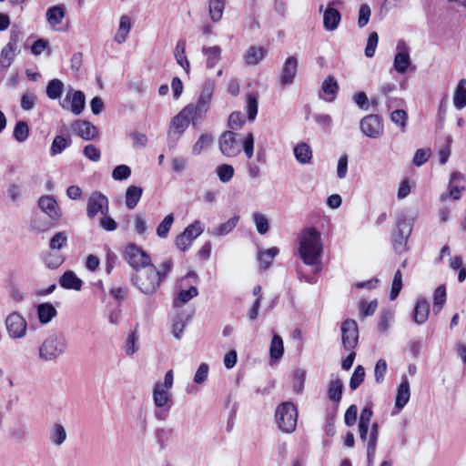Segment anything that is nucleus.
<instances>
[{
  "label": "nucleus",
  "mask_w": 466,
  "mask_h": 466,
  "mask_svg": "<svg viewBox=\"0 0 466 466\" xmlns=\"http://www.w3.org/2000/svg\"><path fill=\"white\" fill-rule=\"evenodd\" d=\"M321 91L329 97H323L324 100L331 102L335 99L339 91V85L333 76H329L321 85Z\"/></svg>",
  "instance_id": "26"
},
{
  "label": "nucleus",
  "mask_w": 466,
  "mask_h": 466,
  "mask_svg": "<svg viewBox=\"0 0 466 466\" xmlns=\"http://www.w3.org/2000/svg\"><path fill=\"white\" fill-rule=\"evenodd\" d=\"M239 216L232 217L228 221L215 228L212 231V234L218 237L228 235L229 232L233 230V228H236L239 221Z\"/></svg>",
  "instance_id": "38"
},
{
  "label": "nucleus",
  "mask_w": 466,
  "mask_h": 466,
  "mask_svg": "<svg viewBox=\"0 0 466 466\" xmlns=\"http://www.w3.org/2000/svg\"><path fill=\"white\" fill-rule=\"evenodd\" d=\"M65 8L62 5H54L47 9L46 11V21L47 23L55 27L56 25L61 24L63 18L65 17Z\"/></svg>",
  "instance_id": "31"
},
{
  "label": "nucleus",
  "mask_w": 466,
  "mask_h": 466,
  "mask_svg": "<svg viewBox=\"0 0 466 466\" xmlns=\"http://www.w3.org/2000/svg\"><path fill=\"white\" fill-rule=\"evenodd\" d=\"M445 143V146L442 147L438 152L439 162L441 165H444L451 156V146L452 143V138L451 136L446 137Z\"/></svg>",
  "instance_id": "61"
},
{
  "label": "nucleus",
  "mask_w": 466,
  "mask_h": 466,
  "mask_svg": "<svg viewBox=\"0 0 466 466\" xmlns=\"http://www.w3.org/2000/svg\"><path fill=\"white\" fill-rule=\"evenodd\" d=\"M174 430L172 428H159L156 431V439L161 450L173 441Z\"/></svg>",
  "instance_id": "33"
},
{
  "label": "nucleus",
  "mask_w": 466,
  "mask_h": 466,
  "mask_svg": "<svg viewBox=\"0 0 466 466\" xmlns=\"http://www.w3.org/2000/svg\"><path fill=\"white\" fill-rule=\"evenodd\" d=\"M18 41L19 33H12L8 43L1 50L0 66L3 68H8L14 61L16 55Z\"/></svg>",
  "instance_id": "14"
},
{
  "label": "nucleus",
  "mask_w": 466,
  "mask_h": 466,
  "mask_svg": "<svg viewBox=\"0 0 466 466\" xmlns=\"http://www.w3.org/2000/svg\"><path fill=\"white\" fill-rule=\"evenodd\" d=\"M131 29L130 19L127 15H122L120 17L119 28L115 36L116 42L122 44L127 40V35Z\"/></svg>",
  "instance_id": "37"
},
{
  "label": "nucleus",
  "mask_w": 466,
  "mask_h": 466,
  "mask_svg": "<svg viewBox=\"0 0 466 466\" xmlns=\"http://www.w3.org/2000/svg\"><path fill=\"white\" fill-rule=\"evenodd\" d=\"M379 42V35L376 32H371L369 35L367 46L365 48V56L369 58H371L374 56L376 47L378 46Z\"/></svg>",
  "instance_id": "58"
},
{
  "label": "nucleus",
  "mask_w": 466,
  "mask_h": 466,
  "mask_svg": "<svg viewBox=\"0 0 466 466\" xmlns=\"http://www.w3.org/2000/svg\"><path fill=\"white\" fill-rule=\"evenodd\" d=\"M293 151L296 160L302 165L309 164L312 159V150L307 143H299Z\"/></svg>",
  "instance_id": "27"
},
{
  "label": "nucleus",
  "mask_w": 466,
  "mask_h": 466,
  "mask_svg": "<svg viewBox=\"0 0 466 466\" xmlns=\"http://www.w3.org/2000/svg\"><path fill=\"white\" fill-rule=\"evenodd\" d=\"M258 97L254 94H248L247 96V112L250 121H254L258 115Z\"/></svg>",
  "instance_id": "52"
},
{
  "label": "nucleus",
  "mask_w": 466,
  "mask_h": 466,
  "mask_svg": "<svg viewBox=\"0 0 466 466\" xmlns=\"http://www.w3.org/2000/svg\"><path fill=\"white\" fill-rule=\"evenodd\" d=\"M401 288H402V274H401L400 270L398 269L395 272L392 285H391V289H390V300L396 299V298L399 296V294L401 290Z\"/></svg>",
  "instance_id": "54"
},
{
  "label": "nucleus",
  "mask_w": 466,
  "mask_h": 466,
  "mask_svg": "<svg viewBox=\"0 0 466 466\" xmlns=\"http://www.w3.org/2000/svg\"><path fill=\"white\" fill-rule=\"evenodd\" d=\"M84 156L93 162H96L101 157L100 150L94 145H87L83 150Z\"/></svg>",
  "instance_id": "63"
},
{
  "label": "nucleus",
  "mask_w": 466,
  "mask_h": 466,
  "mask_svg": "<svg viewBox=\"0 0 466 466\" xmlns=\"http://www.w3.org/2000/svg\"><path fill=\"white\" fill-rule=\"evenodd\" d=\"M143 194V188L137 186H129L126 191V205L133 209L138 204Z\"/></svg>",
  "instance_id": "29"
},
{
  "label": "nucleus",
  "mask_w": 466,
  "mask_h": 466,
  "mask_svg": "<svg viewBox=\"0 0 466 466\" xmlns=\"http://www.w3.org/2000/svg\"><path fill=\"white\" fill-rule=\"evenodd\" d=\"M275 420L281 431L293 432L296 430L298 420V410L295 404L285 401L278 405L275 411Z\"/></svg>",
  "instance_id": "5"
},
{
  "label": "nucleus",
  "mask_w": 466,
  "mask_h": 466,
  "mask_svg": "<svg viewBox=\"0 0 466 466\" xmlns=\"http://www.w3.org/2000/svg\"><path fill=\"white\" fill-rule=\"evenodd\" d=\"M410 398V383L406 376L402 377L401 382L398 387L395 397V407L401 410L409 402Z\"/></svg>",
  "instance_id": "21"
},
{
  "label": "nucleus",
  "mask_w": 466,
  "mask_h": 466,
  "mask_svg": "<svg viewBox=\"0 0 466 466\" xmlns=\"http://www.w3.org/2000/svg\"><path fill=\"white\" fill-rule=\"evenodd\" d=\"M186 52V40L180 39L177 41L175 48V58L179 66H181L187 72L189 69V62L185 55Z\"/></svg>",
  "instance_id": "35"
},
{
  "label": "nucleus",
  "mask_w": 466,
  "mask_h": 466,
  "mask_svg": "<svg viewBox=\"0 0 466 466\" xmlns=\"http://www.w3.org/2000/svg\"><path fill=\"white\" fill-rule=\"evenodd\" d=\"M253 220L256 225V228L260 235H264L268 231V220L265 215L255 213L253 215Z\"/></svg>",
  "instance_id": "55"
},
{
  "label": "nucleus",
  "mask_w": 466,
  "mask_h": 466,
  "mask_svg": "<svg viewBox=\"0 0 466 466\" xmlns=\"http://www.w3.org/2000/svg\"><path fill=\"white\" fill-rule=\"evenodd\" d=\"M279 249L276 247L270 248L266 250H259L258 258L260 268L263 269L268 268L271 265L273 259L279 254Z\"/></svg>",
  "instance_id": "34"
},
{
  "label": "nucleus",
  "mask_w": 466,
  "mask_h": 466,
  "mask_svg": "<svg viewBox=\"0 0 466 466\" xmlns=\"http://www.w3.org/2000/svg\"><path fill=\"white\" fill-rule=\"evenodd\" d=\"M174 373L170 370L166 372L164 382L157 381L153 389V401L157 409H164L166 412L169 410L172 405L169 390L173 387Z\"/></svg>",
  "instance_id": "6"
},
{
  "label": "nucleus",
  "mask_w": 466,
  "mask_h": 466,
  "mask_svg": "<svg viewBox=\"0 0 466 466\" xmlns=\"http://www.w3.org/2000/svg\"><path fill=\"white\" fill-rule=\"evenodd\" d=\"M198 295V290L196 287L191 286L188 289H182L177 294V299L174 300V307H179L188 302L193 298Z\"/></svg>",
  "instance_id": "42"
},
{
  "label": "nucleus",
  "mask_w": 466,
  "mask_h": 466,
  "mask_svg": "<svg viewBox=\"0 0 466 466\" xmlns=\"http://www.w3.org/2000/svg\"><path fill=\"white\" fill-rule=\"evenodd\" d=\"M245 123V116L240 112H233L228 117V126L232 129H238Z\"/></svg>",
  "instance_id": "64"
},
{
  "label": "nucleus",
  "mask_w": 466,
  "mask_h": 466,
  "mask_svg": "<svg viewBox=\"0 0 466 466\" xmlns=\"http://www.w3.org/2000/svg\"><path fill=\"white\" fill-rule=\"evenodd\" d=\"M298 70V59L292 56H289L281 70L280 84L282 86L291 85L294 81Z\"/></svg>",
  "instance_id": "18"
},
{
  "label": "nucleus",
  "mask_w": 466,
  "mask_h": 466,
  "mask_svg": "<svg viewBox=\"0 0 466 466\" xmlns=\"http://www.w3.org/2000/svg\"><path fill=\"white\" fill-rule=\"evenodd\" d=\"M453 104L457 109H462L466 106V79L459 81L454 91Z\"/></svg>",
  "instance_id": "30"
},
{
  "label": "nucleus",
  "mask_w": 466,
  "mask_h": 466,
  "mask_svg": "<svg viewBox=\"0 0 466 466\" xmlns=\"http://www.w3.org/2000/svg\"><path fill=\"white\" fill-rule=\"evenodd\" d=\"M226 0H209L208 11L210 18L213 22H218L221 20Z\"/></svg>",
  "instance_id": "36"
},
{
  "label": "nucleus",
  "mask_w": 466,
  "mask_h": 466,
  "mask_svg": "<svg viewBox=\"0 0 466 466\" xmlns=\"http://www.w3.org/2000/svg\"><path fill=\"white\" fill-rule=\"evenodd\" d=\"M214 88V82L207 81L197 104L187 105L172 119L168 131L170 137L177 136L176 138L178 139L190 123L197 128L201 125L209 108Z\"/></svg>",
  "instance_id": "1"
},
{
  "label": "nucleus",
  "mask_w": 466,
  "mask_h": 466,
  "mask_svg": "<svg viewBox=\"0 0 466 466\" xmlns=\"http://www.w3.org/2000/svg\"><path fill=\"white\" fill-rule=\"evenodd\" d=\"M412 231V224L405 215H400L398 218V226L392 233L391 242L394 250L402 254L408 250L407 243Z\"/></svg>",
  "instance_id": "7"
},
{
  "label": "nucleus",
  "mask_w": 466,
  "mask_h": 466,
  "mask_svg": "<svg viewBox=\"0 0 466 466\" xmlns=\"http://www.w3.org/2000/svg\"><path fill=\"white\" fill-rule=\"evenodd\" d=\"M430 313V304L426 300V299L421 298L418 299L414 310H413V320L418 325L424 324L428 318Z\"/></svg>",
  "instance_id": "22"
},
{
  "label": "nucleus",
  "mask_w": 466,
  "mask_h": 466,
  "mask_svg": "<svg viewBox=\"0 0 466 466\" xmlns=\"http://www.w3.org/2000/svg\"><path fill=\"white\" fill-rule=\"evenodd\" d=\"M234 167L228 164L219 165L216 169V173L222 183L229 182L234 176Z\"/></svg>",
  "instance_id": "47"
},
{
  "label": "nucleus",
  "mask_w": 466,
  "mask_h": 466,
  "mask_svg": "<svg viewBox=\"0 0 466 466\" xmlns=\"http://www.w3.org/2000/svg\"><path fill=\"white\" fill-rule=\"evenodd\" d=\"M5 326L9 336L13 339L23 338L27 329L25 319L17 312H13L7 316Z\"/></svg>",
  "instance_id": "13"
},
{
  "label": "nucleus",
  "mask_w": 466,
  "mask_h": 466,
  "mask_svg": "<svg viewBox=\"0 0 466 466\" xmlns=\"http://www.w3.org/2000/svg\"><path fill=\"white\" fill-rule=\"evenodd\" d=\"M57 314L56 308L49 302L41 303L37 306V316L42 324L49 323Z\"/></svg>",
  "instance_id": "25"
},
{
  "label": "nucleus",
  "mask_w": 466,
  "mask_h": 466,
  "mask_svg": "<svg viewBox=\"0 0 466 466\" xmlns=\"http://www.w3.org/2000/svg\"><path fill=\"white\" fill-rule=\"evenodd\" d=\"M334 4V2L329 3L327 9L323 11V26L327 31L337 29L341 20L340 13L332 6Z\"/></svg>",
  "instance_id": "20"
},
{
  "label": "nucleus",
  "mask_w": 466,
  "mask_h": 466,
  "mask_svg": "<svg viewBox=\"0 0 466 466\" xmlns=\"http://www.w3.org/2000/svg\"><path fill=\"white\" fill-rule=\"evenodd\" d=\"M67 340L62 332L50 334L39 347V358L45 361L54 360L64 354Z\"/></svg>",
  "instance_id": "4"
},
{
  "label": "nucleus",
  "mask_w": 466,
  "mask_h": 466,
  "mask_svg": "<svg viewBox=\"0 0 466 466\" xmlns=\"http://www.w3.org/2000/svg\"><path fill=\"white\" fill-rule=\"evenodd\" d=\"M371 10L367 4H362L359 10L358 25L360 28L366 26L370 21Z\"/></svg>",
  "instance_id": "59"
},
{
  "label": "nucleus",
  "mask_w": 466,
  "mask_h": 466,
  "mask_svg": "<svg viewBox=\"0 0 466 466\" xmlns=\"http://www.w3.org/2000/svg\"><path fill=\"white\" fill-rule=\"evenodd\" d=\"M184 231L191 238L195 239L204 231V225L199 220H195L192 224L188 225Z\"/></svg>",
  "instance_id": "57"
},
{
  "label": "nucleus",
  "mask_w": 466,
  "mask_h": 466,
  "mask_svg": "<svg viewBox=\"0 0 466 466\" xmlns=\"http://www.w3.org/2000/svg\"><path fill=\"white\" fill-rule=\"evenodd\" d=\"M341 339L345 350H352L358 345L359 329L355 320L348 319L341 324Z\"/></svg>",
  "instance_id": "10"
},
{
  "label": "nucleus",
  "mask_w": 466,
  "mask_h": 466,
  "mask_svg": "<svg viewBox=\"0 0 466 466\" xmlns=\"http://www.w3.org/2000/svg\"><path fill=\"white\" fill-rule=\"evenodd\" d=\"M265 51L262 47L250 46L246 55V63L249 66L257 65L264 58Z\"/></svg>",
  "instance_id": "40"
},
{
  "label": "nucleus",
  "mask_w": 466,
  "mask_h": 466,
  "mask_svg": "<svg viewBox=\"0 0 466 466\" xmlns=\"http://www.w3.org/2000/svg\"><path fill=\"white\" fill-rule=\"evenodd\" d=\"M219 149L228 157H237L241 152V147L237 135L232 131H225L219 137Z\"/></svg>",
  "instance_id": "12"
},
{
  "label": "nucleus",
  "mask_w": 466,
  "mask_h": 466,
  "mask_svg": "<svg viewBox=\"0 0 466 466\" xmlns=\"http://www.w3.org/2000/svg\"><path fill=\"white\" fill-rule=\"evenodd\" d=\"M138 340V336L137 334V329L131 332L125 342V351L127 355H133L136 351H137L138 347L137 345Z\"/></svg>",
  "instance_id": "56"
},
{
  "label": "nucleus",
  "mask_w": 466,
  "mask_h": 466,
  "mask_svg": "<svg viewBox=\"0 0 466 466\" xmlns=\"http://www.w3.org/2000/svg\"><path fill=\"white\" fill-rule=\"evenodd\" d=\"M365 370L361 365L355 368L350 380V388L351 390H357L364 381Z\"/></svg>",
  "instance_id": "48"
},
{
  "label": "nucleus",
  "mask_w": 466,
  "mask_h": 466,
  "mask_svg": "<svg viewBox=\"0 0 466 466\" xmlns=\"http://www.w3.org/2000/svg\"><path fill=\"white\" fill-rule=\"evenodd\" d=\"M377 308H378V300L377 299H373L369 303H367V301L365 299H361L359 302L360 314L362 317L372 316L375 313Z\"/></svg>",
  "instance_id": "51"
},
{
  "label": "nucleus",
  "mask_w": 466,
  "mask_h": 466,
  "mask_svg": "<svg viewBox=\"0 0 466 466\" xmlns=\"http://www.w3.org/2000/svg\"><path fill=\"white\" fill-rule=\"evenodd\" d=\"M284 353V345L282 338L275 334L272 338L270 347H269V355L271 360H279Z\"/></svg>",
  "instance_id": "39"
},
{
  "label": "nucleus",
  "mask_w": 466,
  "mask_h": 466,
  "mask_svg": "<svg viewBox=\"0 0 466 466\" xmlns=\"http://www.w3.org/2000/svg\"><path fill=\"white\" fill-rule=\"evenodd\" d=\"M343 389L344 385L340 379L330 380L328 388L329 399L338 404L341 400Z\"/></svg>",
  "instance_id": "28"
},
{
  "label": "nucleus",
  "mask_w": 466,
  "mask_h": 466,
  "mask_svg": "<svg viewBox=\"0 0 466 466\" xmlns=\"http://www.w3.org/2000/svg\"><path fill=\"white\" fill-rule=\"evenodd\" d=\"M360 129L364 136L370 138H380L384 132L382 118L376 114L368 115L360 121Z\"/></svg>",
  "instance_id": "9"
},
{
  "label": "nucleus",
  "mask_w": 466,
  "mask_h": 466,
  "mask_svg": "<svg viewBox=\"0 0 466 466\" xmlns=\"http://www.w3.org/2000/svg\"><path fill=\"white\" fill-rule=\"evenodd\" d=\"M66 439V431L63 425L61 424H55L53 426V430L51 432L50 440L51 441L56 445L60 446L62 445Z\"/></svg>",
  "instance_id": "46"
},
{
  "label": "nucleus",
  "mask_w": 466,
  "mask_h": 466,
  "mask_svg": "<svg viewBox=\"0 0 466 466\" xmlns=\"http://www.w3.org/2000/svg\"><path fill=\"white\" fill-rule=\"evenodd\" d=\"M69 102L71 104V112L76 116L80 115L83 112L86 106L85 94L82 91L77 90L75 91L71 96L70 94L67 93L65 99L61 103V106L63 107H66L65 103Z\"/></svg>",
  "instance_id": "19"
},
{
  "label": "nucleus",
  "mask_w": 466,
  "mask_h": 466,
  "mask_svg": "<svg viewBox=\"0 0 466 466\" xmlns=\"http://www.w3.org/2000/svg\"><path fill=\"white\" fill-rule=\"evenodd\" d=\"M59 284L66 289L80 290L83 282L74 271L67 270L61 276Z\"/></svg>",
  "instance_id": "23"
},
{
  "label": "nucleus",
  "mask_w": 466,
  "mask_h": 466,
  "mask_svg": "<svg viewBox=\"0 0 466 466\" xmlns=\"http://www.w3.org/2000/svg\"><path fill=\"white\" fill-rule=\"evenodd\" d=\"M109 210V202L107 198L101 192L92 193L87 200L86 215L89 218H94L98 212L102 215H107Z\"/></svg>",
  "instance_id": "11"
},
{
  "label": "nucleus",
  "mask_w": 466,
  "mask_h": 466,
  "mask_svg": "<svg viewBox=\"0 0 466 466\" xmlns=\"http://www.w3.org/2000/svg\"><path fill=\"white\" fill-rule=\"evenodd\" d=\"M131 175V168L127 165H118L116 166L113 172H112V177L115 180H124L130 177Z\"/></svg>",
  "instance_id": "60"
},
{
  "label": "nucleus",
  "mask_w": 466,
  "mask_h": 466,
  "mask_svg": "<svg viewBox=\"0 0 466 466\" xmlns=\"http://www.w3.org/2000/svg\"><path fill=\"white\" fill-rule=\"evenodd\" d=\"M64 84L59 79H52L46 86V95L50 99H57L61 96Z\"/></svg>",
  "instance_id": "43"
},
{
  "label": "nucleus",
  "mask_w": 466,
  "mask_h": 466,
  "mask_svg": "<svg viewBox=\"0 0 466 466\" xmlns=\"http://www.w3.org/2000/svg\"><path fill=\"white\" fill-rule=\"evenodd\" d=\"M397 49L398 53L395 55L393 66L399 74H404L410 65L409 47L403 40H400L397 44Z\"/></svg>",
  "instance_id": "15"
},
{
  "label": "nucleus",
  "mask_w": 466,
  "mask_h": 466,
  "mask_svg": "<svg viewBox=\"0 0 466 466\" xmlns=\"http://www.w3.org/2000/svg\"><path fill=\"white\" fill-rule=\"evenodd\" d=\"M390 120L404 132L407 126L408 114L403 109H396L390 114Z\"/></svg>",
  "instance_id": "50"
},
{
  "label": "nucleus",
  "mask_w": 466,
  "mask_h": 466,
  "mask_svg": "<svg viewBox=\"0 0 466 466\" xmlns=\"http://www.w3.org/2000/svg\"><path fill=\"white\" fill-rule=\"evenodd\" d=\"M71 145V139L66 138L63 136H56L53 139L50 154L51 156H56L61 154L66 147Z\"/></svg>",
  "instance_id": "41"
},
{
  "label": "nucleus",
  "mask_w": 466,
  "mask_h": 466,
  "mask_svg": "<svg viewBox=\"0 0 466 466\" xmlns=\"http://www.w3.org/2000/svg\"><path fill=\"white\" fill-rule=\"evenodd\" d=\"M29 137V127L25 121H17L14 128V137L19 142H25Z\"/></svg>",
  "instance_id": "44"
},
{
  "label": "nucleus",
  "mask_w": 466,
  "mask_h": 466,
  "mask_svg": "<svg viewBox=\"0 0 466 466\" xmlns=\"http://www.w3.org/2000/svg\"><path fill=\"white\" fill-rule=\"evenodd\" d=\"M67 235L65 231L56 233L50 239L49 248L51 249H61L66 246Z\"/></svg>",
  "instance_id": "53"
},
{
  "label": "nucleus",
  "mask_w": 466,
  "mask_h": 466,
  "mask_svg": "<svg viewBox=\"0 0 466 466\" xmlns=\"http://www.w3.org/2000/svg\"><path fill=\"white\" fill-rule=\"evenodd\" d=\"M173 223H174L173 214L167 215L164 218V219L157 226V235L161 238H166L168 235V232H169Z\"/></svg>",
  "instance_id": "49"
},
{
  "label": "nucleus",
  "mask_w": 466,
  "mask_h": 466,
  "mask_svg": "<svg viewBox=\"0 0 466 466\" xmlns=\"http://www.w3.org/2000/svg\"><path fill=\"white\" fill-rule=\"evenodd\" d=\"M323 251L320 233L315 228H305L299 237V252L302 261L310 266L319 263Z\"/></svg>",
  "instance_id": "2"
},
{
  "label": "nucleus",
  "mask_w": 466,
  "mask_h": 466,
  "mask_svg": "<svg viewBox=\"0 0 466 466\" xmlns=\"http://www.w3.org/2000/svg\"><path fill=\"white\" fill-rule=\"evenodd\" d=\"M213 142V137L210 134H202L198 141L192 147V154L198 156L202 150L208 147Z\"/></svg>",
  "instance_id": "45"
},
{
  "label": "nucleus",
  "mask_w": 466,
  "mask_h": 466,
  "mask_svg": "<svg viewBox=\"0 0 466 466\" xmlns=\"http://www.w3.org/2000/svg\"><path fill=\"white\" fill-rule=\"evenodd\" d=\"M44 262L48 268L56 269L63 263V258L61 256L47 253L44 257Z\"/></svg>",
  "instance_id": "62"
},
{
  "label": "nucleus",
  "mask_w": 466,
  "mask_h": 466,
  "mask_svg": "<svg viewBox=\"0 0 466 466\" xmlns=\"http://www.w3.org/2000/svg\"><path fill=\"white\" fill-rule=\"evenodd\" d=\"M73 131L84 140L89 141L98 136V130L96 126L87 120L77 119L71 125Z\"/></svg>",
  "instance_id": "16"
},
{
  "label": "nucleus",
  "mask_w": 466,
  "mask_h": 466,
  "mask_svg": "<svg viewBox=\"0 0 466 466\" xmlns=\"http://www.w3.org/2000/svg\"><path fill=\"white\" fill-rule=\"evenodd\" d=\"M201 52L206 57V66L208 69L213 68L221 59V48L218 46H203Z\"/></svg>",
  "instance_id": "24"
},
{
  "label": "nucleus",
  "mask_w": 466,
  "mask_h": 466,
  "mask_svg": "<svg viewBox=\"0 0 466 466\" xmlns=\"http://www.w3.org/2000/svg\"><path fill=\"white\" fill-rule=\"evenodd\" d=\"M38 208L51 219L57 220L62 213L56 200L52 196H43L38 199Z\"/></svg>",
  "instance_id": "17"
},
{
  "label": "nucleus",
  "mask_w": 466,
  "mask_h": 466,
  "mask_svg": "<svg viewBox=\"0 0 466 466\" xmlns=\"http://www.w3.org/2000/svg\"><path fill=\"white\" fill-rule=\"evenodd\" d=\"M124 258L134 272L152 264L150 256L134 243H129L126 247Z\"/></svg>",
  "instance_id": "8"
},
{
  "label": "nucleus",
  "mask_w": 466,
  "mask_h": 466,
  "mask_svg": "<svg viewBox=\"0 0 466 466\" xmlns=\"http://www.w3.org/2000/svg\"><path fill=\"white\" fill-rule=\"evenodd\" d=\"M130 280L136 288L146 295L156 293L162 282L157 268L153 264L138 268L131 275Z\"/></svg>",
  "instance_id": "3"
},
{
  "label": "nucleus",
  "mask_w": 466,
  "mask_h": 466,
  "mask_svg": "<svg viewBox=\"0 0 466 466\" xmlns=\"http://www.w3.org/2000/svg\"><path fill=\"white\" fill-rule=\"evenodd\" d=\"M446 287L445 285H440L436 288L433 294L432 310L435 315H438L442 309L446 302Z\"/></svg>",
  "instance_id": "32"
}]
</instances>
